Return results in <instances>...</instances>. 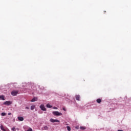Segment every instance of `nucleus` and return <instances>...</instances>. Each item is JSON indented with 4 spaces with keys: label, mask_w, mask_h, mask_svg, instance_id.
Segmentation results:
<instances>
[{
    "label": "nucleus",
    "mask_w": 131,
    "mask_h": 131,
    "mask_svg": "<svg viewBox=\"0 0 131 131\" xmlns=\"http://www.w3.org/2000/svg\"><path fill=\"white\" fill-rule=\"evenodd\" d=\"M37 101V98L34 97L31 100V102H36Z\"/></svg>",
    "instance_id": "9"
},
{
    "label": "nucleus",
    "mask_w": 131,
    "mask_h": 131,
    "mask_svg": "<svg viewBox=\"0 0 131 131\" xmlns=\"http://www.w3.org/2000/svg\"><path fill=\"white\" fill-rule=\"evenodd\" d=\"M80 98V96H79V95L76 96V100H77V101H79Z\"/></svg>",
    "instance_id": "11"
},
{
    "label": "nucleus",
    "mask_w": 131,
    "mask_h": 131,
    "mask_svg": "<svg viewBox=\"0 0 131 131\" xmlns=\"http://www.w3.org/2000/svg\"><path fill=\"white\" fill-rule=\"evenodd\" d=\"M25 131H33V130H32V128L29 127V128H28V129H27V130H25Z\"/></svg>",
    "instance_id": "19"
},
{
    "label": "nucleus",
    "mask_w": 131,
    "mask_h": 131,
    "mask_svg": "<svg viewBox=\"0 0 131 131\" xmlns=\"http://www.w3.org/2000/svg\"><path fill=\"white\" fill-rule=\"evenodd\" d=\"M18 93V92L17 91H12L11 92V95H12V96H17Z\"/></svg>",
    "instance_id": "4"
},
{
    "label": "nucleus",
    "mask_w": 131,
    "mask_h": 131,
    "mask_svg": "<svg viewBox=\"0 0 131 131\" xmlns=\"http://www.w3.org/2000/svg\"><path fill=\"white\" fill-rule=\"evenodd\" d=\"M1 115L2 116H5V115H7V114L6 113H2Z\"/></svg>",
    "instance_id": "17"
},
{
    "label": "nucleus",
    "mask_w": 131,
    "mask_h": 131,
    "mask_svg": "<svg viewBox=\"0 0 131 131\" xmlns=\"http://www.w3.org/2000/svg\"><path fill=\"white\" fill-rule=\"evenodd\" d=\"M86 129V127L85 126H80V129L84 130Z\"/></svg>",
    "instance_id": "12"
},
{
    "label": "nucleus",
    "mask_w": 131,
    "mask_h": 131,
    "mask_svg": "<svg viewBox=\"0 0 131 131\" xmlns=\"http://www.w3.org/2000/svg\"><path fill=\"white\" fill-rule=\"evenodd\" d=\"M11 113H8V115H11Z\"/></svg>",
    "instance_id": "23"
},
{
    "label": "nucleus",
    "mask_w": 131,
    "mask_h": 131,
    "mask_svg": "<svg viewBox=\"0 0 131 131\" xmlns=\"http://www.w3.org/2000/svg\"><path fill=\"white\" fill-rule=\"evenodd\" d=\"M49 129V127H48L47 126H45L42 127V130H48Z\"/></svg>",
    "instance_id": "7"
},
{
    "label": "nucleus",
    "mask_w": 131,
    "mask_h": 131,
    "mask_svg": "<svg viewBox=\"0 0 131 131\" xmlns=\"http://www.w3.org/2000/svg\"><path fill=\"white\" fill-rule=\"evenodd\" d=\"M11 130L12 131H16V128L13 126L12 128H11Z\"/></svg>",
    "instance_id": "18"
},
{
    "label": "nucleus",
    "mask_w": 131,
    "mask_h": 131,
    "mask_svg": "<svg viewBox=\"0 0 131 131\" xmlns=\"http://www.w3.org/2000/svg\"><path fill=\"white\" fill-rule=\"evenodd\" d=\"M0 128H1V130L7 131V130H6V129H5V127H4V126H3L2 125L0 126Z\"/></svg>",
    "instance_id": "10"
},
{
    "label": "nucleus",
    "mask_w": 131,
    "mask_h": 131,
    "mask_svg": "<svg viewBox=\"0 0 131 131\" xmlns=\"http://www.w3.org/2000/svg\"><path fill=\"white\" fill-rule=\"evenodd\" d=\"M50 121L51 122H53V123H54V122H60V121H59V120L54 119L53 118L50 119Z\"/></svg>",
    "instance_id": "3"
},
{
    "label": "nucleus",
    "mask_w": 131,
    "mask_h": 131,
    "mask_svg": "<svg viewBox=\"0 0 131 131\" xmlns=\"http://www.w3.org/2000/svg\"><path fill=\"white\" fill-rule=\"evenodd\" d=\"M46 107H47V108H52V107H53V106L48 103L47 104Z\"/></svg>",
    "instance_id": "13"
},
{
    "label": "nucleus",
    "mask_w": 131,
    "mask_h": 131,
    "mask_svg": "<svg viewBox=\"0 0 131 131\" xmlns=\"http://www.w3.org/2000/svg\"><path fill=\"white\" fill-rule=\"evenodd\" d=\"M34 109H35V105H33L31 106V110H33Z\"/></svg>",
    "instance_id": "15"
},
{
    "label": "nucleus",
    "mask_w": 131,
    "mask_h": 131,
    "mask_svg": "<svg viewBox=\"0 0 131 131\" xmlns=\"http://www.w3.org/2000/svg\"><path fill=\"white\" fill-rule=\"evenodd\" d=\"M11 104H12V102L11 101H5V102H4V105H11Z\"/></svg>",
    "instance_id": "5"
},
{
    "label": "nucleus",
    "mask_w": 131,
    "mask_h": 131,
    "mask_svg": "<svg viewBox=\"0 0 131 131\" xmlns=\"http://www.w3.org/2000/svg\"><path fill=\"white\" fill-rule=\"evenodd\" d=\"M25 109H29V107L28 106H27L25 107Z\"/></svg>",
    "instance_id": "22"
},
{
    "label": "nucleus",
    "mask_w": 131,
    "mask_h": 131,
    "mask_svg": "<svg viewBox=\"0 0 131 131\" xmlns=\"http://www.w3.org/2000/svg\"><path fill=\"white\" fill-rule=\"evenodd\" d=\"M52 113L55 116H61L62 115V113H60L58 111L53 112Z\"/></svg>",
    "instance_id": "1"
},
{
    "label": "nucleus",
    "mask_w": 131,
    "mask_h": 131,
    "mask_svg": "<svg viewBox=\"0 0 131 131\" xmlns=\"http://www.w3.org/2000/svg\"><path fill=\"white\" fill-rule=\"evenodd\" d=\"M62 109H63V111H66V108L63 107Z\"/></svg>",
    "instance_id": "21"
},
{
    "label": "nucleus",
    "mask_w": 131,
    "mask_h": 131,
    "mask_svg": "<svg viewBox=\"0 0 131 131\" xmlns=\"http://www.w3.org/2000/svg\"><path fill=\"white\" fill-rule=\"evenodd\" d=\"M53 109H55L56 110H57L58 109V107H53Z\"/></svg>",
    "instance_id": "20"
},
{
    "label": "nucleus",
    "mask_w": 131,
    "mask_h": 131,
    "mask_svg": "<svg viewBox=\"0 0 131 131\" xmlns=\"http://www.w3.org/2000/svg\"><path fill=\"white\" fill-rule=\"evenodd\" d=\"M17 118L19 121H23V120H24V118L23 117H18Z\"/></svg>",
    "instance_id": "6"
},
{
    "label": "nucleus",
    "mask_w": 131,
    "mask_h": 131,
    "mask_svg": "<svg viewBox=\"0 0 131 131\" xmlns=\"http://www.w3.org/2000/svg\"><path fill=\"white\" fill-rule=\"evenodd\" d=\"M96 102L97 103H101V102H102V100H101V99H97Z\"/></svg>",
    "instance_id": "14"
},
{
    "label": "nucleus",
    "mask_w": 131,
    "mask_h": 131,
    "mask_svg": "<svg viewBox=\"0 0 131 131\" xmlns=\"http://www.w3.org/2000/svg\"><path fill=\"white\" fill-rule=\"evenodd\" d=\"M67 129H68V131L71 130V128L70 127V126H67Z\"/></svg>",
    "instance_id": "16"
},
{
    "label": "nucleus",
    "mask_w": 131,
    "mask_h": 131,
    "mask_svg": "<svg viewBox=\"0 0 131 131\" xmlns=\"http://www.w3.org/2000/svg\"><path fill=\"white\" fill-rule=\"evenodd\" d=\"M118 131H123L122 130H118Z\"/></svg>",
    "instance_id": "24"
},
{
    "label": "nucleus",
    "mask_w": 131,
    "mask_h": 131,
    "mask_svg": "<svg viewBox=\"0 0 131 131\" xmlns=\"http://www.w3.org/2000/svg\"><path fill=\"white\" fill-rule=\"evenodd\" d=\"M0 100H3V101H5V100H6V99H5V96L0 95Z\"/></svg>",
    "instance_id": "8"
},
{
    "label": "nucleus",
    "mask_w": 131,
    "mask_h": 131,
    "mask_svg": "<svg viewBox=\"0 0 131 131\" xmlns=\"http://www.w3.org/2000/svg\"><path fill=\"white\" fill-rule=\"evenodd\" d=\"M40 108L42 111H47V108H46V107H45V105L43 104L40 105Z\"/></svg>",
    "instance_id": "2"
}]
</instances>
